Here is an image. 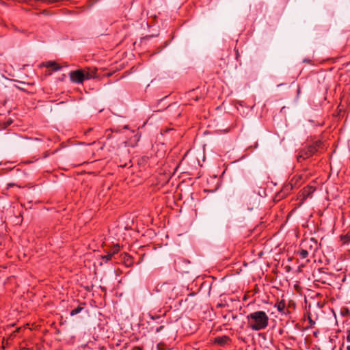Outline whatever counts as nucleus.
<instances>
[{
    "mask_svg": "<svg viewBox=\"0 0 350 350\" xmlns=\"http://www.w3.org/2000/svg\"><path fill=\"white\" fill-rule=\"evenodd\" d=\"M230 342V338L228 336H222L216 337L214 340V342L220 346H225Z\"/></svg>",
    "mask_w": 350,
    "mask_h": 350,
    "instance_id": "6",
    "label": "nucleus"
},
{
    "mask_svg": "<svg viewBox=\"0 0 350 350\" xmlns=\"http://www.w3.org/2000/svg\"><path fill=\"white\" fill-rule=\"evenodd\" d=\"M309 321H310V326H312L315 323L314 321H313L310 318L309 319Z\"/></svg>",
    "mask_w": 350,
    "mask_h": 350,
    "instance_id": "16",
    "label": "nucleus"
},
{
    "mask_svg": "<svg viewBox=\"0 0 350 350\" xmlns=\"http://www.w3.org/2000/svg\"><path fill=\"white\" fill-rule=\"evenodd\" d=\"M347 349L350 350V345L347 346Z\"/></svg>",
    "mask_w": 350,
    "mask_h": 350,
    "instance_id": "18",
    "label": "nucleus"
},
{
    "mask_svg": "<svg viewBox=\"0 0 350 350\" xmlns=\"http://www.w3.org/2000/svg\"><path fill=\"white\" fill-rule=\"evenodd\" d=\"M113 256V254L110 253L107 255L103 256L102 258L105 260V262H107L111 259Z\"/></svg>",
    "mask_w": 350,
    "mask_h": 350,
    "instance_id": "13",
    "label": "nucleus"
},
{
    "mask_svg": "<svg viewBox=\"0 0 350 350\" xmlns=\"http://www.w3.org/2000/svg\"><path fill=\"white\" fill-rule=\"evenodd\" d=\"M85 72V79H93L96 77V69H90L88 68L86 70H83Z\"/></svg>",
    "mask_w": 350,
    "mask_h": 350,
    "instance_id": "8",
    "label": "nucleus"
},
{
    "mask_svg": "<svg viewBox=\"0 0 350 350\" xmlns=\"http://www.w3.org/2000/svg\"><path fill=\"white\" fill-rule=\"evenodd\" d=\"M303 175L294 176L291 181L284 186L282 191L284 194H288L294 188H299L303 182Z\"/></svg>",
    "mask_w": 350,
    "mask_h": 350,
    "instance_id": "3",
    "label": "nucleus"
},
{
    "mask_svg": "<svg viewBox=\"0 0 350 350\" xmlns=\"http://www.w3.org/2000/svg\"><path fill=\"white\" fill-rule=\"evenodd\" d=\"M317 335H318V332H314V336L315 337H317Z\"/></svg>",
    "mask_w": 350,
    "mask_h": 350,
    "instance_id": "17",
    "label": "nucleus"
},
{
    "mask_svg": "<svg viewBox=\"0 0 350 350\" xmlns=\"http://www.w3.org/2000/svg\"><path fill=\"white\" fill-rule=\"evenodd\" d=\"M71 81L76 83H82L85 79V72L82 70H77L70 72Z\"/></svg>",
    "mask_w": 350,
    "mask_h": 350,
    "instance_id": "4",
    "label": "nucleus"
},
{
    "mask_svg": "<svg viewBox=\"0 0 350 350\" xmlns=\"http://www.w3.org/2000/svg\"><path fill=\"white\" fill-rule=\"evenodd\" d=\"M246 318L248 327L254 331L262 330L269 324V317L264 311L253 312L249 314Z\"/></svg>",
    "mask_w": 350,
    "mask_h": 350,
    "instance_id": "1",
    "label": "nucleus"
},
{
    "mask_svg": "<svg viewBox=\"0 0 350 350\" xmlns=\"http://www.w3.org/2000/svg\"><path fill=\"white\" fill-rule=\"evenodd\" d=\"M43 66L46 68H51L53 71H58L62 67L54 61H49L43 63Z\"/></svg>",
    "mask_w": 350,
    "mask_h": 350,
    "instance_id": "7",
    "label": "nucleus"
},
{
    "mask_svg": "<svg viewBox=\"0 0 350 350\" xmlns=\"http://www.w3.org/2000/svg\"><path fill=\"white\" fill-rule=\"evenodd\" d=\"M308 251L305 249H301V250L299 252V256L302 258H306L308 256Z\"/></svg>",
    "mask_w": 350,
    "mask_h": 350,
    "instance_id": "12",
    "label": "nucleus"
},
{
    "mask_svg": "<svg viewBox=\"0 0 350 350\" xmlns=\"http://www.w3.org/2000/svg\"><path fill=\"white\" fill-rule=\"evenodd\" d=\"M83 305H84V304H79L76 308L71 310L70 315L75 316V315L79 314V312H81V311L83 309Z\"/></svg>",
    "mask_w": 350,
    "mask_h": 350,
    "instance_id": "11",
    "label": "nucleus"
},
{
    "mask_svg": "<svg viewBox=\"0 0 350 350\" xmlns=\"http://www.w3.org/2000/svg\"><path fill=\"white\" fill-rule=\"evenodd\" d=\"M120 250V246L118 245H116L112 248V252L113 255L117 254Z\"/></svg>",
    "mask_w": 350,
    "mask_h": 350,
    "instance_id": "14",
    "label": "nucleus"
},
{
    "mask_svg": "<svg viewBox=\"0 0 350 350\" xmlns=\"http://www.w3.org/2000/svg\"><path fill=\"white\" fill-rule=\"evenodd\" d=\"M340 240L343 244L350 243V230L346 234L340 235Z\"/></svg>",
    "mask_w": 350,
    "mask_h": 350,
    "instance_id": "9",
    "label": "nucleus"
},
{
    "mask_svg": "<svg viewBox=\"0 0 350 350\" xmlns=\"http://www.w3.org/2000/svg\"><path fill=\"white\" fill-rule=\"evenodd\" d=\"M163 321L161 320L160 321V323L161 324V325H159V326H152L150 327L151 331H154L156 333H159V332H161L164 329V327H165V325L163 324Z\"/></svg>",
    "mask_w": 350,
    "mask_h": 350,
    "instance_id": "10",
    "label": "nucleus"
},
{
    "mask_svg": "<svg viewBox=\"0 0 350 350\" xmlns=\"http://www.w3.org/2000/svg\"><path fill=\"white\" fill-rule=\"evenodd\" d=\"M323 144L321 140L314 141L312 144L306 146L304 148H300L298 150L297 154V161L299 163H301L303 161L308 158H310L321 149L323 148Z\"/></svg>",
    "mask_w": 350,
    "mask_h": 350,
    "instance_id": "2",
    "label": "nucleus"
},
{
    "mask_svg": "<svg viewBox=\"0 0 350 350\" xmlns=\"http://www.w3.org/2000/svg\"><path fill=\"white\" fill-rule=\"evenodd\" d=\"M149 317H150L151 319L152 320H159L161 319V317L159 316V315H152V314H149Z\"/></svg>",
    "mask_w": 350,
    "mask_h": 350,
    "instance_id": "15",
    "label": "nucleus"
},
{
    "mask_svg": "<svg viewBox=\"0 0 350 350\" xmlns=\"http://www.w3.org/2000/svg\"><path fill=\"white\" fill-rule=\"evenodd\" d=\"M275 307L277 308L278 311L280 312L282 314H286L289 312L288 310L286 309V303L284 299L278 301L275 304Z\"/></svg>",
    "mask_w": 350,
    "mask_h": 350,
    "instance_id": "5",
    "label": "nucleus"
}]
</instances>
